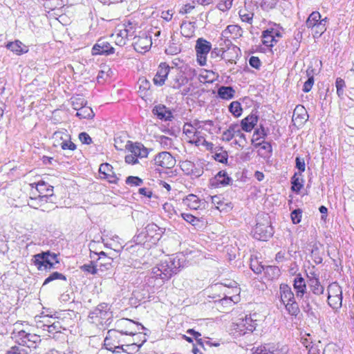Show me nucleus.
<instances>
[{"label": "nucleus", "mask_w": 354, "mask_h": 354, "mask_svg": "<svg viewBox=\"0 0 354 354\" xmlns=\"http://www.w3.org/2000/svg\"><path fill=\"white\" fill-rule=\"evenodd\" d=\"M185 261L184 257L180 254L162 260L151 269V277L160 279L162 281H168L184 267Z\"/></svg>", "instance_id": "nucleus-1"}, {"label": "nucleus", "mask_w": 354, "mask_h": 354, "mask_svg": "<svg viewBox=\"0 0 354 354\" xmlns=\"http://www.w3.org/2000/svg\"><path fill=\"white\" fill-rule=\"evenodd\" d=\"M120 324L126 326L128 329L127 330H121L118 331L116 330H109L107 333V335L104 339V346L105 348L113 352H119V350L122 349L123 351H126L124 348V345H116L113 342H115V339L118 337V335H135L138 333H140V329H144V326L141 324L136 323L129 319H124L120 322Z\"/></svg>", "instance_id": "nucleus-2"}, {"label": "nucleus", "mask_w": 354, "mask_h": 354, "mask_svg": "<svg viewBox=\"0 0 354 354\" xmlns=\"http://www.w3.org/2000/svg\"><path fill=\"white\" fill-rule=\"evenodd\" d=\"M35 321L37 328L46 332L48 335L61 333L63 329L59 320L48 315L36 316Z\"/></svg>", "instance_id": "nucleus-3"}, {"label": "nucleus", "mask_w": 354, "mask_h": 354, "mask_svg": "<svg viewBox=\"0 0 354 354\" xmlns=\"http://www.w3.org/2000/svg\"><path fill=\"white\" fill-rule=\"evenodd\" d=\"M59 262L57 255L50 251L42 252L34 255V263L39 270L55 268V265Z\"/></svg>", "instance_id": "nucleus-4"}, {"label": "nucleus", "mask_w": 354, "mask_h": 354, "mask_svg": "<svg viewBox=\"0 0 354 354\" xmlns=\"http://www.w3.org/2000/svg\"><path fill=\"white\" fill-rule=\"evenodd\" d=\"M12 335V338L15 339L16 342L19 345L26 346L29 348H35L37 344L41 342L39 335L27 333L24 330L17 331V328H15Z\"/></svg>", "instance_id": "nucleus-5"}, {"label": "nucleus", "mask_w": 354, "mask_h": 354, "mask_svg": "<svg viewBox=\"0 0 354 354\" xmlns=\"http://www.w3.org/2000/svg\"><path fill=\"white\" fill-rule=\"evenodd\" d=\"M328 304L335 310L340 308L342 305V290L337 283H333L328 287Z\"/></svg>", "instance_id": "nucleus-6"}, {"label": "nucleus", "mask_w": 354, "mask_h": 354, "mask_svg": "<svg viewBox=\"0 0 354 354\" xmlns=\"http://www.w3.org/2000/svg\"><path fill=\"white\" fill-rule=\"evenodd\" d=\"M162 233L163 230L160 227L155 223H148L138 235L141 236L142 239L147 241L149 243H155L159 240Z\"/></svg>", "instance_id": "nucleus-7"}, {"label": "nucleus", "mask_w": 354, "mask_h": 354, "mask_svg": "<svg viewBox=\"0 0 354 354\" xmlns=\"http://www.w3.org/2000/svg\"><path fill=\"white\" fill-rule=\"evenodd\" d=\"M251 232L253 237L259 241H266L274 233L271 223H257Z\"/></svg>", "instance_id": "nucleus-8"}, {"label": "nucleus", "mask_w": 354, "mask_h": 354, "mask_svg": "<svg viewBox=\"0 0 354 354\" xmlns=\"http://www.w3.org/2000/svg\"><path fill=\"white\" fill-rule=\"evenodd\" d=\"M195 50L197 55V61L199 65H205L207 61V55L212 50L211 43L203 38H198L196 40Z\"/></svg>", "instance_id": "nucleus-9"}, {"label": "nucleus", "mask_w": 354, "mask_h": 354, "mask_svg": "<svg viewBox=\"0 0 354 354\" xmlns=\"http://www.w3.org/2000/svg\"><path fill=\"white\" fill-rule=\"evenodd\" d=\"M115 53V48L107 40L106 38L102 37L97 40L93 45L91 53L93 55H105L108 56Z\"/></svg>", "instance_id": "nucleus-10"}, {"label": "nucleus", "mask_w": 354, "mask_h": 354, "mask_svg": "<svg viewBox=\"0 0 354 354\" xmlns=\"http://www.w3.org/2000/svg\"><path fill=\"white\" fill-rule=\"evenodd\" d=\"M153 164L162 169H171L176 165V159L167 151H162L155 156Z\"/></svg>", "instance_id": "nucleus-11"}, {"label": "nucleus", "mask_w": 354, "mask_h": 354, "mask_svg": "<svg viewBox=\"0 0 354 354\" xmlns=\"http://www.w3.org/2000/svg\"><path fill=\"white\" fill-rule=\"evenodd\" d=\"M112 317L111 307L107 303H101L91 312L88 317L91 319L99 318L102 321L108 320Z\"/></svg>", "instance_id": "nucleus-12"}, {"label": "nucleus", "mask_w": 354, "mask_h": 354, "mask_svg": "<svg viewBox=\"0 0 354 354\" xmlns=\"http://www.w3.org/2000/svg\"><path fill=\"white\" fill-rule=\"evenodd\" d=\"M232 50H233L236 55L234 57H230L227 55V53H226L225 51L223 50L222 48H215L210 50L211 57L212 58L221 57L222 59H225L229 63L236 64L235 59L238 58V57H239L238 53L239 52L240 53L241 50H240L239 48H238L235 46H234L232 48Z\"/></svg>", "instance_id": "nucleus-13"}, {"label": "nucleus", "mask_w": 354, "mask_h": 354, "mask_svg": "<svg viewBox=\"0 0 354 354\" xmlns=\"http://www.w3.org/2000/svg\"><path fill=\"white\" fill-rule=\"evenodd\" d=\"M263 1L264 0H250V3H254L255 5L260 3L261 6L263 7ZM248 1L249 0H246L244 8L241 9L239 14L243 21L252 24L254 13L252 10H248V7L250 6Z\"/></svg>", "instance_id": "nucleus-14"}, {"label": "nucleus", "mask_w": 354, "mask_h": 354, "mask_svg": "<svg viewBox=\"0 0 354 354\" xmlns=\"http://www.w3.org/2000/svg\"><path fill=\"white\" fill-rule=\"evenodd\" d=\"M127 149L138 158H146L149 154L148 149L140 142H132L127 140Z\"/></svg>", "instance_id": "nucleus-15"}, {"label": "nucleus", "mask_w": 354, "mask_h": 354, "mask_svg": "<svg viewBox=\"0 0 354 354\" xmlns=\"http://www.w3.org/2000/svg\"><path fill=\"white\" fill-rule=\"evenodd\" d=\"M152 45L151 37L143 34L139 36L138 39L133 44L134 49L138 53L148 51Z\"/></svg>", "instance_id": "nucleus-16"}, {"label": "nucleus", "mask_w": 354, "mask_h": 354, "mask_svg": "<svg viewBox=\"0 0 354 354\" xmlns=\"http://www.w3.org/2000/svg\"><path fill=\"white\" fill-rule=\"evenodd\" d=\"M133 242L135 244L131 245L127 250L134 248V251L136 250L141 256H145L148 253V249L151 244L147 241L142 239L141 236L137 235L134 237Z\"/></svg>", "instance_id": "nucleus-17"}, {"label": "nucleus", "mask_w": 354, "mask_h": 354, "mask_svg": "<svg viewBox=\"0 0 354 354\" xmlns=\"http://www.w3.org/2000/svg\"><path fill=\"white\" fill-rule=\"evenodd\" d=\"M100 174L104 175L103 178L106 179L110 183L116 184L119 178L116 176L113 171V167L109 163H102L99 168Z\"/></svg>", "instance_id": "nucleus-18"}, {"label": "nucleus", "mask_w": 354, "mask_h": 354, "mask_svg": "<svg viewBox=\"0 0 354 354\" xmlns=\"http://www.w3.org/2000/svg\"><path fill=\"white\" fill-rule=\"evenodd\" d=\"M152 113L161 120L171 121L174 118L171 111L163 104L156 105L152 109Z\"/></svg>", "instance_id": "nucleus-19"}, {"label": "nucleus", "mask_w": 354, "mask_h": 354, "mask_svg": "<svg viewBox=\"0 0 354 354\" xmlns=\"http://www.w3.org/2000/svg\"><path fill=\"white\" fill-rule=\"evenodd\" d=\"M259 116L257 114V111H252L249 115L241 121L240 126L241 129L245 132H250L257 124Z\"/></svg>", "instance_id": "nucleus-20"}, {"label": "nucleus", "mask_w": 354, "mask_h": 354, "mask_svg": "<svg viewBox=\"0 0 354 354\" xmlns=\"http://www.w3.org/2000/svg\"><path fill=\"white\" fill-rule=\"evenodd\" d=\"M232 182V178L228 176L224 170L218 171L214 178L211 180L212 185L215 187H224L230 185Z\"/></svg>", "instance_id": "nucleus-21"}, {"label": "nucleus", "mask_w": 354, "mask_h": 354, "mask_svg": "<svg viewBox=\"0 0 354 354\" xmlns=\"http://www.w3.org/2000/svg\"><path fill=\"white\" fill-rule=\"evenodd\" d=\"M242 28L238 25H229L222 32V36L225 38L231 37L232 39H236L241 37L243 35Z\"/></svg>", "instance_id": "nucleus-22"}, {"label": "nucleus", "mask_w": 354, "mask_h": 354, "mask_svg": "<svg viewBox=\"0 0 354 354\" xmlns=\"http://www.w3.org/2000/svg\"><path fill=\"white\" fill-rule=\"evenodd\" d=\"M183 203L192 209H198L205 204L196 195L193 194H189L183 200Z\"/></svg>", "instance_id": "nucleus-23"}, {"label": "nucleus", "mask_w": 354, "mask_h": 354, "mask_svg": "<svg viewBox=\"0 0 354 354\" xmlns=\"http://www.w3.org/2000/svg\"><path fill=\"white\" fill-rule=\"evenodd\" d=\"M293 286L296 292L297 298H302L307 294L304 279L301 277L300 274L295 278Z\"/></svg>", "instance_id": "nucleus-24"}, {"label": "nucleus", "mask_w": 354, "mask_h": 354, "mask_svg": "<svg viewBox=\"0 0 354 354\" xmlns=\"http://www.w3.org/2000/svg\"><path fill=\"white\" fill-rule=\"evenodd\" d=\"M6 47L17 55H21L28 51V48L19 40L8 42Z\"/></svg>", "instance_id": "nucleus-25"}, {"label": "nucleus", "mask_w": 354, "mask_h": 354, "mask_svg": "<svg viewBox=\"0 0 354 354\" xmlns=\"http://www.w3.org/2000/svg\"><path fill=\"white\" fill-rule=\"evenodd\" d=\"M281 301L283 304L286 302L292 301L295 299L294 294L290 287L285 283H282L279 287Z\"/></svg>", "instance_id": "nucleus-26"}, {"label": "nucleus", "mask_w": 354, "mask_h": 354, "mask_svg": "<svg viewBox=\"0 0 354 354\" xmlns=\"http://www.w3.org/2000/svg\"><path fill=\"white\" fill-rule=\"evenodd\" d=\"M235 90L230 86H221L218 88L217 95L219 98L225 100L233 99L235 95Z\"/></svg>", "instance_id": "nucleus-27"}, {"label": "nucleus", "mask_w": 354, "mask_h": 354, "mask_svg": "<svg viewBox=\"0 0 354 354\" xmlns=\"http://www.w3.org/2000/svg\"><path fill=\"white\" fill-rule=\"evenodd\" d=\"M187 82V77L184 74L178 73L174 77L169 80V86L174 89H179Z\"/></svg>", "instance_id": "nucleus-28"}, {"label": "nucleus", "mask_w": 354, "mask_h": 354, "mask_svg": "<svg viewBox=\"0 0 354 354\" xmlns=\"http://www.w3.org/2000/svg\"><path fill=\"white\" fill-rule=\"evenodd\" d=\"M256 316L255 314L253 315H249L245 317V319H242L239 324L245 327V330L252 332L257 326V319H254L253 317Z\"/></svg>", "instance_id": "nucleus-29"}, {"label": "nucleus", "mask_w": 354, "mask_h": 354, "mask_svg": "<svg viewBox=\"0 0 354 354\" xmlns=\"http://www.w3.org/2000/svg\"><path fill=\"white\" fill-rule=\"evenodd\" d=\"M301 175L295 172L291 178V189L292 192L298 194L304 186V179L301 177Z\"/></svg>", "instance_id": "nucleus-30"}, {"label": "nucleus", "mask_w": 354, "mask_h": 354, "mask_svg": "<svg viewBox=\"0 0 354 354\" xmlns=\"http://www.w3.org/2000/svg\"><path fill=\"white\" fill-rule=\"evenodd\" d=\"M327 19V17H325L322 19V21H319L314 27L310 28L314 38H319L326 30V23Z\"/></svg>", "instance_id": "nucleus-31"}, {"label": "nucleus", "mask_w": 354, "mask_h": 354, "mask_svg": "<svg viewBox=\"0 0 354 354\" xmlns=\"http://www.w3.org/2000/svg\"><path fill=\"white\" fill-rule=\"evenodd\" d=\"M265 277L268 280H274L277 279L280 275V269L277 266H268L264 268Z\"/></svg>", "instance_id": "nucleus-32"}, {"label": "nucleus", "mask_w": 354, "mask_h": 354, "mask_svg": "<svg viewBox=\"0 0 354 354\" xmlns=\"http://www.w3.org/2000/svg\"><path fill=\"white\" fill-rule=\"evenodd\" d=\"M277 39L273 38V35L271 34L270 29L268 28L262 32V43L268 47H272L277 44Z\"/></svg>", "instance_id": "nucleus-33"}, {"label": "nucleus", "mask_w": 354, "mask_h": 354, "mask_svg": "<svg viewBox=\"0 0 354 354\" xmlns=\"http://www.w3.org/2000/svg\"><path fill=\"white\" fill-rule=\"evenodd\" d=\"M75 109H77L75 115L80 119H90L94 116L92 109L88 106H82L80 109L75 107Z\"/></svg>", "instance_id": "nucleus-34"}, {"label": "nucleus", "mask_w": 354, "mask_h": 354, "mask_svg": "<svg viewBox=\"0 0 354 354\" xmlns=\"http://www.w3.org/2000/svg\"><path fill=\"white\" fill-rule=\"evenodd\" d=\"M309 286L311 291L315 295H319L324 292V288L317 278L310 279Z\"/></svg>", "instance_id": "nucleus-35"}, {"label": "nucleus", "mask_w": 354, "mask_h": 354, "mask_svg": "<svg viewBox=\"0 0 354 354\" xmlns=\"http://www.w3.org/2000/svg\"><path fill=\"white\" fill-rule=\"evenodd\" d=\"M214 159L221 163H227L228 159V154L226 151H222V147H215L214 151Z\"/></svg>", "instance_id": "nucleus-36"}, {"label": "nucleus", "mask_w": 354, "mask_h": 354, "mask_svg": "<svg viewBox=\"0 0 354 354\" xmlns=\"http://www.w3.org/2000/svg\"><path fill=\"white\" fill-rule=\"evenodd\" d=\"M319 21H322L320 13L317 11H314L308 17L306 26L308 28H310L317 24Z\"/></svg>", "instance_id": "nucleus-37"}, {"label": "nucleus", "mask_w": 354, "mask_h": 354, "mask_svg": "<svg viewBox=\"0 0 354 354\" xmlns=\"http://www.w3.org/2000/svg\"><path fill=\"white\" fill-rule=\"evenodd\" d=\"M229 111L236 118H239L241 115L243 109L241 103L238 101L232 102L229 106Z\"/></svg>", "instance_id": "nucleus-38"}, {"label": "nucleus", "mask_w": 354, "mask_h": 354, "mask_svg": "<svg viewBox=\"0 0 354 354\" xmlns=\"http://www.w3.org/2000/svg\"><path fill=\"white\" fill-rule=\"evenodd\" d=\"M284 305L286 310L290 315L296 317L299 314V308L298 304L295 301V299L292 301L286 302Z\"/></svg>", "instance_id": "nucleus-39"}, {"label": "nucleus", "mask_w": 354, "mask_h": 354, "mask_svg": "<svg viewBox=\"0 0 354 354\" xmlns=\"http://www.w3.org/2000/svg\"><path fill=\"white\" fill-rule=\"evenodd\" d=\"M313 71V69L310 71L309 69H308L306 71L308 80L304 82V84L303 88H302V91L304 93H308L312 89V87L314 84V77H313V75L312 74Z\"/></svg>", "instance_id": "nucleus-40"}, {"label": "nucleus", "mask_w": 354, "mask_h": 354, "mask_svg": "<svg viewBox=\"0 0 354 354\" xmlns=\"http://www.w3.org/2000/svg\"><path fill=\"white\" fill-rule=\"evenodd\" d=\"M301 299V308L307 313H313L312 306L310 305L311 297L310 293L306 294L304 297L299 298Z\"/></svg>", "instance_id": "nucleus-41"}, {"label": "nucleus", "mask_w": 354, "mask_h": 354, "mask_svg": "<svg viewBox=\"0 0 354 354\" xmlns=\"http://www.w3.org/2000/svg\"><path fill=\"white\" fill-rule=\"evenodd\" d=\"M268 133L264 127L261 124L259 128L255 129L252 138L251 140L252 143H254V142L259 140L261 138H265L267 136Z\"/></svg>", "instance_id": "nucleus-42"}, {"label": "nucleus", "mask_w": 354, "mask_h": 354, "mask_svg": "<svg viewBox=\"0 0 354 354\" xmlns=\"http://www.w3.org/2000/svg\"><path fill=\"white\" fill-rule=\"evenodd\" d=\"M265 266L262 265L261 262H259L257 258H251L250 260V268L256 274H260L263 271Z\"/></svg>", "instance_id": "nucleus-43"}, {"label": "nucleus", "mask_w": 354, "mask_h": 354, "mask_svg": "<svg viewBox=\"0 0 354 354\" xmlns=\"http://www.w3.org/2000/svg\"><path fill=\"white\" fill-rule=\"evenodd\" d=\"M337 94L340 98L344 97V88L346 86L345 82L341 77H337L335 81Z\"/></svg>", "instance_id": "nucleus-44"}, {"label": "nucleus", "mask_w": 354, "mask_h": 354, "mask_svg": "<svg viewBox=\"0 0 354 354\" xmlns=\"http://www.w3.org/2000/svg\"><path fill=\"white\" fill-rule=\"evenodd\" d=\"M56 279H61V280H64L66 281V277L65 275H64L62 273H59L58 272H53L52 274H50L45 280H44V282L43 283V285H46L54 280H56Z\"/></svg>", "instance_id": "nucleus-45"}, {"label": "nucleus", "mask_w": 354, "mask_h": 354, "mask_svg": "<svg viewBox=\"0 0 354 354\" xmlns=\"http://www.w3.org/2000/svg\"><path fill=\"white\" fill-rule=\"evenodd\" d=\"M37 190L39 192H40V190H44V189H46V194L44 196H41L42 198H46L48 196H53V186L47 185L44 182H41L37 184Z\"/></svg>", "instance_id": "nucleus-46"}, {"label": "nucleus", "mask_w": 354, "mask_h": 354, "mask_svg": "<svg viewBox=\"0 0 354 354\" xmlns=\"http://www.w3.org/2000/svg\"><path fill=\"white\" fill-rule=\"evenodd\" d=\"M170 71V67L166 63H161L158 67L157 75L162 77H167Z\"/></svg>", "instance_id": "nucleus-47"}, {"label": "nucleus", "mask_w": 354, "mask_h": 354, "mask_svg": "<svg viewBox=\"0 0 354 354\" xmlns=\"http://www.w3.org/2000/svg\"><path fill=\"white\" fill-rule=\"evenodd\" d=\"M233 0H218L217 8L220 10L225 12L232 8Z\"/></svg>", "instance_id": "nucleus-48"}, {"label": "nucleus", "mask_w": 354, "mask_h": 354, "mask_svg": "<svg viewBox=\"0 0 354 354\" xmlns=\"http://www.w3.org/2000/svg\"><path fill=\"white\" fill-rule=\"evenodd\" d=\"M97 265L95 266L92 261L90 262L88 264H84L80 267V269L86 272L95 274L97 272V268H96Z\"/></svg>", "instance_id": "nucleus-49"}, {"label": "nucleus", "mask_w": 354, "mask_h": 354, "mask_svg": "<svg viewBox=\"0 0 354 354\" xmlns=\"http://www.w3.org/2000/svg\"><path fill=\"white\" fill-rule=\"evenodd\" d=\"M288 351V349L286 346H282L281 348L277 346V347L273 346L269 348L268 352L265 354H286Z\"/></svg>", "instance_id": "nucleus-50"}, {"label": "nucleus", "mask_w": 354, "mask_h": 354, "mask_svg": "<svg viewBox=\"0 0 354 354\" xmlns=\"http://www.w3.org/2000/svg\"><path fill=\"white\" fill-rule=\"evenodd\" d=\"M127 185L131 186H140L142 184L143 180L138 176H128L125 180Z\"/></svg>", "instance_id": "nucleus-51"}, {"label": "nucleus", "mask_w": 354, "mask_h": 354, "mask_svg": "<svg viewBox=\"0 0 354 354\" xmlns=\"http://www.w3.org/2000/svg\"><path fill=\"white\" fill-rule=\"evenodd\" d=\"M114 146L117 150L127 149V142L122 138V136H118L114 138Z\"/></svg>", "instance_id": "nucleus-52"}, {"label": "nucleus", "mask_w": 354, "mask_h": 354, "mask_svg": "<svg viewBox=\"0 0 354 354\" xmlns=\"http://www.w3.org/2000/svg\"><path fill=\"white\" fill-rule=\"evenodd\" d=\"M295 167L298 169L299 175H301V173H303L306 169V165L304 159L297 156L295 158Z\"/></svg>", "instance_id": "nucleus-53"}, {"label": "nucleus", "mask_w": 354, "mask_h": 354, "mask_svg": "<svg viewBox=\"0 0 354 354\" xmlns=\"http://www.w3.org/2000/svg\"><path fill=\"white\" fill-rule=\"evenodd\" d=\"M111 261L112 259L111 258H104L98 262L97 266H99L101 270H103L102 267H104L105 270H109L111 267Z\"/></svg>", "instance_id": "nucleus-54"}, {"label": "nucleus", "mask_w": 354, "mask_h": 354, "mask_svg": "<svg viewBox=\"0 0 354 354\" xmlns=\"http://www.w3.org/2000/svg\"><path fill=\"white\" fill-rule=\"evenodd\" d=\"M198 80L201 83H212L214 79L209 77V71H205L199 75Z\"/></svg>", "instance_id": "nucleus-55"}, {"label": "nucleus", "mask_w": 354, "mask_h": 354, "mask_svg": "<svg viewBox=\"0 0 354 354\" xmlns=\"http://www.w3.org/2000/svg\"><path fill=\"white\" fill-rule=\"evenodd\" d=\"M6 354H28V353L26 349L21 346H15L11 347Z\"/></svg>", "instance_id": "nucleus-56"}, {"label": "nucleus", "mask_w": 354, "mask_h": 354, "mask_svg": "<svg viewBox=\"0 0 354 354\" xmlns=\"http://www.w3.org/2000/svg\"><path fill=\"white\" fill-rule=\"evenodd\" d=\"M249 64L255 69H259L261 66V62L258 57L252 56L249 59Z\"/></svg>", "instance_id": "nucleus-57"}, {"label": "nucleus", "mask_w": 354, "mask_h": 354, "mask_svg": "<svg viewBox=\"0 0 354 354\" xmlns=\"http://www.w3.org/2000/svg\"><path fill=\"white\" fill-rule=\"evenodd\" d=\"M160 143L163 148L169 149L171 145L172 140L165 136H161L160 137Z\"/></svg>", "instance_id": "nucleus-58"}, {"label": "nucleus", "mask_w": 354, "mask_h": 354, "mask_svg": "<svg viewBox=\"0 0 354 354\" xmlns=\"http://www.w3.org/2000/svg\"><path fill=\"white\" fill-rule=\"evenodd\" d=\"M78 137L82 144L89 145V144L92 143V138L86 132H81L79 134Z\"/></svg>", "instance_id": "nucleus-59"}, {"label": "nucleus", "mask_w": 354, "mask_h": 354, "mask_svg": "<svg viewBox=\"0 0 354 354\" xmlns=\"http://www.w3.org/2000/svg\"><path fill=\"white\" fill-rule=\"evenodd\" d=\"M138 82L140 90L148 91L151 87V83L145 77H140Z\"/></svg>", "instance_id": "nucleus-60"}, {"label": "nucleus", "mask_w": 354, "mask_h": 354, "mask_svg": "<svg viewBox=\"0 0 354 354\" xmlns=\"http://www.w3.org/2000/svg\"><path fill=\"white\" fill-rule=\"evenodd\" d=\"M180 51H181V48L174 44H173L172 45H170L165 50V53L168 55H176V54L179 53Z\"/></svg>", "instance_id": "nucleus-61"}, {"label": "nucleus", "mask_w": 354, "mask_h": 354, "mask_svg": "<svg viewBox=\"0 0 354 354\" xmlns=\"http://www.w3.org/2000/svg\"><path fill=\"white\" fill-rule=\"evenodd\" d=\"M61 147L63 150L69 149L74 151L76 149V145L70 140H64L61 143Z\"/></svg>", "instance_id": "nucleus-62"}, {"label": "nucleus", "mask_w": 354, "mask_h": 354, "mask_svg": "<svg viewBox=\"0 0 354 354\" xmlns=\"http://www.w3.org/2000/svg\"><path fill=\"white\" fill-rule=\"evenodd\" d=\"M187 333L194 336V337L196 339L197 343L203 346V342L202 340V339L199 338V337H201V333L194 330V329H188L187 330Z\"/></svg>", "instance_id": "nucleus-63"}, {"label": "nucleus", "mask_w": 354, "mask_h": 354, "mask_svg": "<svg viewBox=\"0 0 354 354\" xmlns=\"http://www.w3.org/2000/svg\"><path fill=\"white\" fill-rule=\"evenodd\" d=\"M302 216V211L300 209L293 210L290 214L292 221H301Z\"/></svg>", "instance_id": "nucleus-64"}]
</instances>
